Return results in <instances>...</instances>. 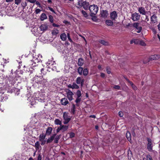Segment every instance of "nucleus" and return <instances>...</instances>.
I'll list each match as a JSON object with an SVG mask.
<instances>
[{"instance_id":"nucleus-29","label":"nucleus","mask_w":160,"mask_h":160,"mask_svg":"<svg viewBox=\"0 0 160 160\" xmlns=\"http://www.w3.org/2000/svg\"><path fill=\"white\" fill-rule=\"evenodd\" d=\"M138 11L142 15H145L146 13L145 9L142 7L139 8Z\"/></svg>"},{"instance_id":"nucleus-2","label":"nucleus","mask_w":160,"mask_h":160,"mask_svg":"<svg viewBox=\"0 0 160 160\" xmlns=\"http://www.w3.org/2000/svg\"><path fill=\"white\" fill-rule=\"evenodd\" d=\"M89 5V3L86 1H83L82 0H78V4L77 7L78 8H80L82 7L85 9L87 10L88 8Z\"/></svg>"},{"instance_id":"nucleus-8","label":"nucleus","mask_w":160,"mask_h":160,"mask_svg":"<svg viewBox=\"0 0 160 160\" xmlns=\"http://www.w3.org/2000/svg\"><path fill=\"white\" fill-rule=\"evenodd\" d=\"M147 149L149 151H152V148L153 146V141L151 139L149 138H147Z\"/></svg>"},{"instance_id":"nucleus-24","label":"nucleus","mask_w":160,"mask_h":160,"mask_svg":"<svg viewBox=\"0 0 160 160\" xmlns=\"http://www.w3.org/2000/svg\"><path fill=\"white\" fill-rule=\"evenodd\" d=\"M41 79V77L36 76L34 77L33 80V81H34L35 82L40 84Z\"/></svg>"},{"instance_id":"nucleus-61","label":"nucleus","mask_w":160,"mask_h":160,"mask_svg":"<svg viewBox=\"0 0 160 160\" xmlns=\"http://www.w3.org/2000/svg\"><path fill=\"white\" fill-rule=\"evenodd\" d=\"M107 72L108 74H109L111 73V71L108 68H107Z\"/></svg>"},{"instance_id":"nucleus-14","label":"nucleus","mask_w":160,"mask_h":160,"mask_svg":"<svg viewBox=\"0 0 160 160\" xmlns=\"http://www.w3.org/2000/svg\"><path fill=\"white\" fill-rule=\"evenodd\" d=\"M118 15L116 12L114 11L110 14V18L112 20H115L117 18Z\"/></svg>"},{"instance_id":"nucleus-36","label":"nucleus","mask_w":160,"mask_h":160,"mask_svg":"<svg viewBox=\"0 0 160 160\" xmlns=\"http://www.w3.org/2000/svg\"><path fill=\"white\" fill-rule=\"evenodd\" d=\"M56 125H59L60 126L62 125V122L59 119H56L54 121Z\"/></svg>"},{"instance_id":"nucleus-51","label":"nucleus","mask_w":160,"mask_h":160,"mask_svg":"<svg viewBox=\"0 0 160 160\" xmlns=\"http://www.w3.org/2000/svg\"><path fill=\"white\" fill-rule=\"evenodd\" d=\"M67 37L69 41H70L71 42H72V40L70 38V34L69 33H68L67 34Z\"/></svg>"},{"instance_id":"nucleus-34","label":"nucleus","mask_w":160,"mask_h":160,"mask_svg":"<svg viewBox=\"0 0 160 160\" xmlns=\"http://www.w3.org/2000/svg\"><path fill=\"white\" fill-rule=\"evenodd\" d=\"M47 16L46 14L43 13L41 14L40 17V19L41 21H43L45 19L47 18Z\"/></svg>"},{"instance_id":"nucleus-41","label":"nucleus","mask_w":160,"mask_h":160,"mask_svg":"<svg viewBox=\"0 0 160 160\" xmlns=\"http://www.w3.org/2000/svg\"><path fill=\"white\" fill-rule=\"evenodd\" d=\"M60 138V135H57V136L55 138L54 140V142L55 143H57L58 142V141L59 139Z\"/></svg>"},{"instance_id":"nucleus-63","label":"nucleus","mask_w":160,"mask_h":160,"mask_svg":"<svg viewBox=\"0 0 160 160\" xmlns=\"http://www.w3.org/2000/svg\"><path fill=\"white\" fill-rule=\"evenodd\" d=\"M52 25L53 27H58L59 26V25H58L57 24L54 23Z\"/></svg>"},{"instance_id":"nucleus-37","label":"nucleus","mask_w":160,"mask_h":160,"mask_svg":"<svg viewBox=\"0 0 160 160\" xmlns=\"http://www.w3.org/2000/svg\"><path fill=\"white\" fill-rule=\"evenodd\" d=\"M126 137L128 141H130L131 140V134L129 132H127L126 134Z\"/></svg>"},{"instance_id":"nucleus-60","label":"nucleus","mask_w":160,"mask_h":160,"mask_svg":"<svg viewBox=\"0 0 160 160\" xmlns=\"http://www.w3.org/2000/svg\"><path fill=\"white\" fill-rule=\"evenodd\" d=\"M35 3L36 5H38L39 7H41L40 4L39 2H38V1H36Z\"/></svg>"},{"instance_id":"nucleus-26","label":"nucleus","mask_w":160,"mask_h":160,"mask_svg":"<svg viewBox=\"0 0 160 160\" xmlns=\"http://www.w3.org/2000/svg\"><path fill=\"white\" fill-rule=\"evenodd\" d=\"M56 136V134H54L52 136H51V137L48 138L47 141H46L47 142V143H49L50 142H52V141L54 139V138Z\"/></svg>"},{"instance_id":"nucleus-15","label":"nucleus","mask_w":160,"mask_h":160,"mask_svg":"<svg viewBox=\"0 0 160 160\" xmlns=\"http://www.w3.org/2000/svg\"><path fill=\"white\" fill-rule=\"evenodd\" d=\"M133 26L137 30V31H136L137 32L139 33L141 32L142 29V28L139 26L138 23L137 22L134 23L133 24Z\"/></svg>"},{"instance_id":"nucleus-42","label":"nucleus","mask_w":160,"mask_h":160,"mask_svg":"<svg viewBox=\"0 0 160 160\" xmlns=\"http://www.w3.org/2000/svg\"><path fill=\"white\" fill-rule=\"evenodd\" d=\"M129 83L131 85L133 89L136 90L137 89V88L136 86L130 81H129Z\"/></svg>"},{"instance_id":"nucleus-11","label":"nucleus","mask_w":160,"mask_h":160,"mask_svg":"<svg viewBox=\"0 0 160 160\" xmlns=\"http://www.w3.org/2000/svg\"><path fill=\"white\" fill-rule=\"evenodd\" d=\"M66 92L68 99L70 101L72 100L73 99V93L69 89L67 90Z\"/></svg>"},{"instance_id":"nucleus-7","label":"nucleus","mask_w":160,"mask_h":160,"mask_svg":"<svg viewBox=\"0 0 160 160\" xmlns=\"http://www.w3.org/2000/svg\"><path fill=\"white\" fill-rule=\"evenodd\" d=\"M63 118L64 121L63 122L64 124L68 123L71 120V117L68 116V113L66 112H64L63 114Z\"/></svg>"},{"instance_id":"nucleus-28","label":"nucleus","mask_w":160,"mask_h":160,"mask_svg":"<svg viewBox=\"0 0 160 160\" xmlns=\"http://www.w3.org/2000/svg\"><path fill=\"white\" fill-rule=\"evenodd\" d=\"M52 128L51 127H48L46 131V134L48 135H50L52 133Z\"/></svg>"},{"instance_id":"nucleus-35","label":"nucleus","mask_w":160,"mask_h":160,"mask_svg":"<svg viewBox=\"0 0 160 160\" xmlns=\"http://www.w3.org/2000/svg\"><path fill=\"white\" fill-rule=\"evenodd\" d=\"M106 23L108 26H112L113 25V22L110 20H107L106 21Z\"/></svg>"},{"instance_id":"nucleus-32","label":"nucleus","mask_w":160,"mask_h":160,"mask_svg":"<svg viewBox=\"0 0 160 160\" xmlns=\"http://www.w3.org/2000/svg\"><path fill=\"white\" fill-rule=\"evenodd\" d=\"M60 38L62 40H65L67 38V36L66 34L65 33L61 34L60 35Z\"/></svg>"},{"instance_id":"nucleus-39","label":"nucleus","mask_w":160,"mask_h":160,"mask_svg":"<svg viewBox=\"0 0 160 160\" xmlns=\"http://www.w3.org/2000/svg\"><path fill=\"white\" fill-rule=\"evenodd\" d=\"M83 69L81 67H79L78 68V72L79 73L80 75H82V72L83 71Z\"/></svg>"},{"instance_id":"nucleus-43","label":"nucleus","mask_w":160,"mask_h":160,"mask_svg":"<svg viewBox=\"0 0 160 160\" xmlns=\"http://www.w3.org/2000/svg\"><path fill=\"white\" fill-rule=\"evenodd\" d=\"M3 63L2 62H1V67H2L3 68H4V63H7V61L6 59H3Z\"/></svg>"},{"instance_id":"nucleus-3","label":"nucleus","mask_w":160,"mask_h":160,"mask_svg":"<svg viewBox=\"0 0 160 160\" xmlns=\"http://www.w3.org/2000/svg\"><path fill=\"white\" fill-rule=\"evenodd\" d=\"M48 68L51 69L52 71L56 70V65L54 61H48L47 63Z\"/></svg>"},{"instance_id":"nucleus-48","label":"nucleus","mask_w":160,"mask_h":160,"mask_svg":"<svg viewBox=\"0 0 160 160\" xmlns=\"http://www.w3.org/2000/svg\"><path fill=\"white\" fill-rule=\"evenodd\" d=\"M69 137L70 138H72L74 137L75 136V134L74 133L71 132L70 133H69Z\"/></svg>"},{"instance_id":"nucleus-57","label":"nucleus","mask_w":160,"mask_h":160,"mask_svg":"<svg viewBox=\"0 0 160 160\" xmlns=\"http://www.w3.org/2000/svg\"><path fill=\"white\" fill-rule=\"evenodd\" d=\"M147 158V160H152L151 157L149 155H148Z\"/></svg>"},{"instance_id":"nucleus-19","label":"nucleus","mask_w":160,"mask_h":160,"mask_svg":"<svg viewBox=\"0 0 160 160\" xmlns=\"http://www.w3.org/2000/svg\"><path fill=\"white\" fill-rule=\"evenodd\" d=\"M68 87L72 89H78L79 88V86L75 82L73 83L72 84L68 85Z\"/></svg>"},{"instance_id":"nucleus-53","label":"nucleus","mask_w":160,"mask_h":160,"mask_svg":"<svg viewBox=\"0 0 160 160\" xmlns=\"http://www.w3.org/2000/svg\"><path fill=\"white\" fill-rule=\"evenodd\" d=\"M47 9H49L51 12H52L54 13H55V11L52 8L49 7H48L47 8Z\"/></svg>"},{"instance_id":"nucleus-4","label":"nucleus","mask_w":160,"mask_h":160,"mask_svg":"<svg viewBox=\"0 0 160 160\" xmlns=\"http://www.w3.org/2000/svg\"><path fill=\"white\" fill-rule=\"evenodd\" d=\"M5 91V90L4 88L3 87H0V93H2V94L1 96V102H4L7 99H8V96L7 95L3 94Z\"/></svg>"},{"instance_id":"nucleus-55","label":"nucleus","mask_w":160,"mask_h":160,"mask_svg":"<svg viewBox=\"0 0 160 160\" xmlns=\"http://www.w3.org/2000/svg\"><path fill=\"white\" fill-rule=\"evenodd\" d=\"M37 160H42V157L40 154H39L38 156Z\"/></svg>"},{"instance_id":"nucleus-25","label":"nucleus","mask_w":160,"mask_h":160,"mask_svg":"<svg viewBox=\"0 0 160 160\" xmlns=\"http://www.w3.org/2000/svg\"><path fill=\"white\" fill-rule=\"evenodd\" d=\"M61 127L62 132H64L67 131L68 128V125H63L62 124L61 125Z\"/></svg>"},{"instance_id":"nucleus-54","label":"nucleus","mask_w":160,"mask_h":160,"mask_svg":"<svg viewBox=\"0 0 160 160\" xmlns=\"http://www.w3.org/2000/svg\"><path fill=\"white\" fill-rule=\"evenodd\" d=\"M27 1H28V2H30V3H34L36 1V0H26Z\"/></svg>"},{"instance_id":"nucleus-13","label":"nucleus","mask_w":160,"mask_h":160,"mask_svg":"<svg viewBox=\"0 0 160 160\" xmlns=\"http://www.w3.org/2000/svg\"><path fill=\"white\" fill-rule=\"evenodd\" d=\"M140 15L137 13H133L132 15V19L134 21H137L140 18Z\"/></svg>"},{"instance_id":"nucleus-52","label":"nucleus","mask_w":160,"mask_h":160,"mask_svg":"<svg viewBox=\"0 0 160 160\" xmlns=\"http://www.w3.org/2000/svg\"><path fill=\"white\" fill-rule=\"evenodd\" d=\"M60 130H62V129L61 127V126H60L58 127V128L56 130L57 132H59Z\"/></svg>"},{"instance_id":"nucleus-17","label":"nucleus","mask_w":160,"mask_h":160,"mask_svg":"<svg viewBox=\"0 0 160 160\" xmlns=\"http://www.w3.org/2000/svg\"><path fill=\"white\" fill-rule=\"evenodd\" d=\"M84 80L83 79H81V77H78L77 78L76 82L77 84H81V86H82L83 83L84 82Z\"/></svg>"},{"instance_id":"nucleus-27","label":"nucleus","mask_w":160,"mask_h":160,"mask_svg":"<svg viewBox=\"0 0 160 160\" xmlns=\"http://www.w3.org/2000/svg\"><path fill=\"white\" fill-rule=\"evenodd\" d=\"M156 18V16L155 15H153L151 18V23H156L157 22Z\"/></svg>"},{"instance_id":"nucleus-31","label":"nucleus","mask_w":160,"mask_h":160,"mask_svg":"<svg viewBox=\"0 0 160 160\" xmlns=\"http://www.w3.org/2000/svg\"><path fill=\"white\" fill-rule=\"evenodd\" d=\"M84 63L83 60L82 58H80L78 59V64L80 66H82Z\"/></svg>"},{"instance_id":"nucleus-16","label":"nucleus","mask_w":160,"mask_h":160,"mask_svg":"<svg viewBox=\"0 0 160 160\" xmlns=\"http://www.w3.org/2000/svg\"><path fill=\"white\" fill-rule=\"evenodd\" d=\"M101 17L103 18H106L108 15V12L107 10H103L101 12Z\"/></svg>"},{"instance_id":"nucleus-10","label":"nucleus","mask_w":160,"mask_h":160,"mask_svg":"<svg viewBox=\"0 0 160 160\" xmlns=\"http://www.w3.org/2000/svg\"><path fill=\"white\" fill-rule=\"evenodd\" d=\"M46 136V135L43 134H41L39 136V140L41 142V144L42 145H44L46 142V140L45 139Z\"/></svg>"},{"instance_id":"nucleus-21","label":"nucleus","mask_w":160,"mask_h":160,"mask_svg":"<svg viewBox=\"0 0 160 160\" xmlns=\"http://www.w3.org/2000/svg\"><path fill=\"white\" fill-rule=\"evenodd\" d=\"M61 102L62 105L65 106L68 103V102L66 98H64L61 99Z\"/></svg>"},{"instance_id":"nucleus-30","label":"nucleus","mask_w":160,"mask_h":160,"mask_svg":"<svg viewBox=\"0 0 160 160\" xmlns=\"http://www.w3.org/2000/svg\"><path fill=\"white\" fill-rule=\"evenodd\" d=\"M41 78V79L39 84L44 85L47 82V80L44 79L42 77Z\"/></svg>"},{"instance_id":"nucleus-64","label":"nucleus","mask_w":160,"mask_h":160,"mask_svg":"<svg viewBox=\"0 0 160 160\" xmlns=\"http://www.w3.org/2000/svg\"><path fill=\"white\" fill-rule=\"evenodd\" d=\"M146 18H145V21L146 22H148L149 21V18H148V16H146Z\"/></svg>"},{"instance_id":"nucleus-46","label":"nucleus","mask_w":160,"mask_h":160,"mask_svg":"<svg viewBox=\"0 0 160 160\" xmlns=\"http://www.w3.org/2000/svg\"><path fill=\"white\" fill-rule=\"evenodd\" d=\"M76 94L77 97H80L81 96V92L80 90H78Z\"/></svg>"},{"instance_id":"nucleus-22","label":"nucleus","mask_w":160,"mask_h":160,"mask_svg":"<svg viewBox=\"0 0 160 160\" xmlns=\"http://www.w3.org/2000/svg\"><path fill=\"white\" fill-rule=\"evenodd\" d=\"M32 32L33 34L35 35H38L39 32L38 30V28L37 27H34L32 30Z\"/></svg>"},{"instance_id":"nucleus-18","label":"nucleus","mask_w":160,"mask_h":160,"mask_svg":"<svg viewBox=\"0 0 160 160\" xmlns=\"http://www.w3.org/2000/svg\"><path fill=\"white\" fill-rule=\"evenodd\" d=\"M160 58L159 55L155 54L151 55L149 57V59L150 60H155L159 59Z\"/></svg>"},{"instance_id":"nucleus-9","label":"nucleus","mask_w":160,"mask_h":160,"mask_svg":"<svg viewBox=\"0 0 160 160\" xmlns=\"http://www.w3.org/2000/svg\"><path fill=\"white\" fill-rule=\"evenodd\" d=\"M134 43L135 44L139 43L143 46H145L146 45L145 43L142 40H139L137 39H133L130 41V43L132 44Z\"/></svg>"},{"instance_id":"nucleus-47","label":"nucleus","mask_w":160,"mask_h":160,"mask_svg":"<svg viewBox=\"0 0 160 160\" xmlns=\"http://www.w3.org/2000/svg\"><path fill=\"white\" fill-rule=\"evenodd\" d=\"M81 101V98L80 97H77L76 98L75 102L76 103H79Z\"/></svg>"},{"instance_id":"nucleus-6","label":"nucleus","mask_w":160,"mask_h":160,"mask_svg":"<svg viewBox=\"0 0 160 160\" xmlns=\"http://www.w3.org/2000/svg\"><path fill=\"white\" fill-rule=\"evenodd\" d=\"M89 9L91 14L95 15L98 12V7L96 5H91L89 7Z\"/></svg>"},{"instance_id":"nucleus-38","label":"nucleus","mask_w":160,"mask_h":160,"mask_svg":"<svg viewBox=\"0 0 160 160\" xmlns=\"http://www.w3.org/2000/svg\"><path fill=\"white\" fill-rule=\"evenodd\" d=\"M58 32V30L56 29L53 30L52 32V33L53 35H56L57 34Z\"/></svg>"},{"instance_id":"nucleus-49","label":"nucleus","mask_w":160,"mask_h":160,"mask_svg":"<svg viewBox=\"0 0 160 160\" xmlns=\"http://www.w3.org/2000/svg\"><path fill=\"white\" fill-rule=\"evenodd\" d=\"M49 19L50 21L51 22H52L53 21V18L52 16L51 15H50L49 16Z\"/></svg>"},{"instance_id":"nucleus-59","label":"nucleus","mask_w":160,"mask_h":160,"mask_svg":"<svg viewBox=\"0 0 160 160\" xmlns=\"http://www.w3.org/2000/svg\"><path fill=\"white\" fill-rule=\"evenodd\" d=\"M113 88L115 89H119L120 88V86L118 85H115L113 87Z\"/></svg>"},{"instance_id":"nucleus-20","label":"nucleus","mask_w":160,"mask_h":160,"mask_svg":"<svg viewBox=\"0 0 160 160\" xmlns=\"http://www.w3.org/2000/svg\"><path fill=\"white\" fill-rule=\"evenodd\" d=\"M32 68L33 69V70H36V71H38V70H40L41 73H42V71H43V68H40V67L38 66L37 65H34L32 66Z\"/></svg>"},{"instance_id":"nucleus-40","label":"nucleus","mask_w":160,"mask_h":160,"mask_svg":"<svg viewBox=\"0 0 160 160\" xmlns=\"http://www.w3.org/2000/svg\"><path fill=\"white\" fill-rule=\"evenodd\" d=\"M99 42L103 45H108V43L107 42H105L104 40H100L99 41Z\"/></svg>"},{"instance_id":"nucleus-12","label":"nucleus","mask_w":160,"mask_h":160,"mask_svg":"<svg viewBox=\"0 0 160 160\" xmlns=\"http://www.w3.org/2000/svg\"><path fill=\"white\" fill-rule=\"evenodd\" d=\"M42 57V56L39 54L37 56L35 55V57H33L32 61L35 64H36L37 63H38L40 62L41 60V58Z\"/></svg>"},{"instance_id":"nucleus-50","label":"nucleus","mask_w":160,"mask_h":160,"mask_svg":"<svg viewBox=\"0 0 160 160\" xmlns=\"http://www.w3.org/2000/svg\"><path fill=\"white\" fill-rule=\"evenodd\" d=\"M21 2V0H15V4L18 5Z\"/></svg>"},{"instance_id":"nucleus-58","label":"nucleus","mask_w":160,"mask_h":160,"mask_svg":"<svg viewBox=\"0 0 160 160\" xmlns=\"http://www.w3.org/2000/svg\"><path fill=\"white\" fill-rule=\"evenodd\" d=\"M41 11V10L39 9H37L35 11V13L36 14L39 13Z\"/></svg>"},{"instance_id":"nucleus-33","label":"nucleus","mask_w":160,"mask_h":160,"mask_svg":"<svg viewBox=\"0 0 160 160\" xmlns=\"http://www.w3.org/2000/svg\"><path fill=\"white\" fill-rule=\"evenodd\" d=\"M35 147L37 150H39L41 148V147L39 143V142L37 141L35 144Z\"/></svg>"},{"instance_id":"nucleus-62","label":"nucleus","mask_w":160,"mask_h":160,"mask_svg":"<svg viewBox=\"0 0 160 160\" xmlns=\"http://www.w3.org/2000/svg\"><path fill=\"white\" fill-rule=\"evenodd\" d=\"M101 76L102 78H104L105 76V74L103 73H101Z\"/></svg>"},{"instance_id":"nucleus-45","label":"nucleus","mask_w":160,"mask_h":160,"mask_svg":"<svg viewBox=\"0 0 160 160\" xmlns=\"http://www.w3.org/2000/svg\"><path fill=\"white\" fill-rule=\"evenodd\" d=\"M82 13L85 17H88V14L85 11L82 10Z\"/></svg>"},{"instance_id":"nucleus-1","label":"nucleus","mask_w":160,"mask_h":160,"mask_svg":"<svg viewBox=\"0 0 160 160\" xmlns=\"http://www.w3.org/2000/svg\"><path fill=\"white\" fill-rule=\"evenodd\" d=\"M38 94H39V96L36 97L35 98H28V101L29 102V103L31 105H32L35 104L36 101H38L41 102H44L45 101L47 98V97L45 96V94L38 92Z\"/></svg>"},{"instance_id":"nucleus-44","label":"nucleus","mask_w":160,"mask_h":160,"mask_svg":"<svg viewBox=\"0 0 160 160\" xmlns=\"http://www.w3.org/2000/svg\"><path fill=\"white\" fill-rule=\"evenodd\" d=\"M83 74L85 76H86L88 74V71L87 69L85 68L83 70Z\"/></svg>"},{"instance_id":"nucleus-56","label":"nucleus","mask_w":160,"mask_h":160,"mask_svg":"<svg viewBox=\"0 0 160 160\" xmlns=\"http://www.w3.org/2000/svg\"><path fill=\"white\" fill-rule=\"evenodd\" d=\"M118 114H119V116L120 117H122L123 116V113L122 112H119Z\"/></svg>"},{"instance_id":"nucleus-23","label":"nucleus","mask_w":160,"mask_h":160,"mask_svg":"<svg viewBox=\"0 0 160 160\" xmlns=\"http://www.w3.org/2000/svg\"><path fill=\"white\" fill-rule=\"evenodd\" d=\"M40 28L41 31H45L47 30L48 26L46 24H42L40 27Z\"/></svg>"},{"instance_id":"nucleus-5","label":"nucleus","mask_w":160,"mask_h":160,"mask_svg":"<svg viewBox=\"0 0 160 160\" xmlns=\"http://www.w3.org/2000/svg\"><path fill=\"white\" fill-rule=\"evenodd\" d=\"M0 78L3 81V82H2L3 84L4 83H6V81L8 79L10 81H12L13 83H14L16 80L15 78L12 80V79L11 78H9L7 77V75L4 74H2L1 75H0Z\"/></svg>"}]
</instances>
